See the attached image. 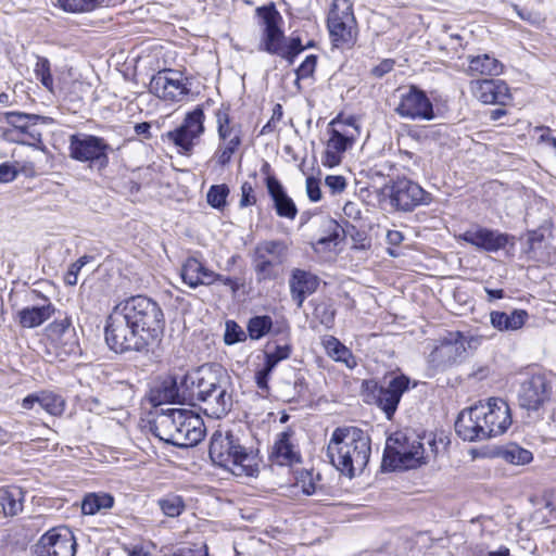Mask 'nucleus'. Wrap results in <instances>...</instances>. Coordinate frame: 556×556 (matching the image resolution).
I'll return each instance as SVG.
<instances>
[{
  "label": "nucleus",
  "mask_w": 556,
  "mask_h": 556,
  "mask_svg": "<svg viewBox=\"0 0 556 556\" xmlns=\"http://www.w3.org/2000/svg\"><path fill=\"white\" fill-rule=\"evenodd\" d=\"M217 134L219 146L215 152V157L220 166L227 165L235 152L242 142V130L240 125L232 124L229 115V106L222 105L216 112Z\"/></svg>",
  "instance_id": "12"
},
{
  "label": "nucleus",
  "mask_w": 556,
  "mask_h": 556,
  "mask_svg": "<svg viewBox=\"0 0 556 556\" xmlns=\"http://www.w3.org/2000/svg\"><path fill=\"white\" fill-rule=\"evenodd\" d=\"M35 75L38 80L46 87L48 90H52L53 88V78L50 70V62L47 58L37 56V62L35 64Z\"/></svg>",
  "instance_id": "44"
},
{
  "label": "nucleus",
  "mask_w": 556,
  "mask_h": 556,
  "mask_svg": "<svg viewBox=\"0 0 556 556\" xmlns=\"http://www.w3.org/2000/svg\"><path fill=\"white\" fill-rule=\"evenodd\" d=\"M188 404L201 402L210 393L228 387L229 377L218 365H203L186 375Z\"/></svg>",
  "instance_id": "7"
},
{
  "label": "nucleus",
  "mask_w": 556,
  "mask_h": 556,
  "mask_svg": "<svg viewBox=\"0 0 556 556\" xmlns=\"http://www.w3.org/2000/svg\"><path fill=\"white\" fill-rule=\"evenodd\" d=\"M157 505L167 517L175 518L182 514L186 508L184 498L177 494H166L157 501Z\"/></svg>",
  "instance_id": "39"
},
{
  "label": "nucleus",
  "mask_w": 556,
  "mask_h": 556,
  "mask_svg": "<svg viewBox=\"0 0 556 556\" xmlns=\"http://www.w3.org/2000/svg\"><path fill=\"white\" fill-rule=\"evenodd\" d=\"M370 453L369 435L356 427L337 428L327 446L331 465L349 478L366 468Z\"/></svg>",
  "instance_id": "3"
},
{
  "label": "nucleus",
  "mask_w": 556,
  "mask_h": 556,
  "mask_svg": "<svg viewBox=\"0 0 556 556\" xmlns=\"http://www.w3.org/2000/svg\"><path fill=\"white\" fill-rule=\"evenodd\" d=\"M35 404L39 405V395L29 394L22 401V407L24 409H33Z\"/></svg>",
  "instance_id": "63"
},
{
  "label": "nucleus",
  "mask_w": 556,
  "mask_h": 556,
  "mask_svg": "<svg viewBox=\"0 0 556 556\" xmlns=\"http://www.w3.org/2000/svg\"><path fill=\"white\" fill-rule=\"evenodd\" d=\"M189 80L179 71L165 68L152 76L149 90L155 97L168 102H180L190 92Z\"/></svg>",
  "instance_id": "13"
},
{
  "label": "nucleus",
  "mask_w": 556,
  "mask_h": 556,
  "mask_svg": "<svg viewBox=\"0 0 556 556\" xmlns=\"http://www.w3.org/2000/svg\"><path fill=\"white\" fill-rule=\"evenodd\" d=\"M151 125L147 122L138 123L135 125V132L140 136H144L146 138L151 137Z\"/></svg>",
  "instance_id": "62"
},
{
  "label": "nucleus",
  "mask_w": 556,
  "mask_h": 556,
  "mask_svg": "<svg viewBox=\"0 0 556 556\" xmlns=\"http://www.w3.org/2000/svg\"><path fill=\"white\" fill-rule=\"evenodd\" d=\"M17 176V170L10 164L0 165V182L7 184L13 181Z\"/></svg>",
  "instance_id": "56"
},
{
  "label": "nucleus",
  "mask_w": 556,
  "mask_h": 556,
  "mask_svg": "<svg viewBox=\"0 0 556 556\" xmlns=\"http://www.w3.org/2000/svg\"><path fill=\"white\" fill-rule=\"evenodd\" d=\"M214 281H220L223 285L228 286L233 293L237 292L240 287L237 279L225 277L218 274H215Z\"/></svg>",
  "instance_id": "60"
},
{
  "label": "nucleus",
  "mask_w": 556,
  "mask_h": 556,
  "mask_svg": "<svg viewBox=\"0 0 556 556\" xmlns=\"http://www.w3.org/2000/svg\"><path fill=\"white\" fill-rule=\"evenodd\" d=\"M511 425L509 405L502 399H490L464 409L455 421V431L464 441H483L507 431Z\"/></svg>",
  "instance_id": "2"
},
{
  "label": "nucleus",
  "mask_w": 556,
  "mask_h": 556,
  "mask_svg": "<svg viewBox=\"0 0 556 556\" xmlns=\"http://www.w3.org/2000/svg\"><path fill=\"white\" fill-rule=\"evenodd\" d=\"M464 337L459 331L450 333V339H445L430 354L431 362L439 368H446L462 356L465 352Z\"/></svg>",
  "instance_id": "25"
},
{
  "label": "nucleus",
  "mask_w": 556,
  "mask_h": 556,
  "mask_svg": "<svg viewBox=\"0 0 556 556\" xmlns=\"http://www.w3.org/2000/svg\"><path fill=\"white\" fill-rule=\"evenodd\" d=\"M472 96L483 104L505 106L511 101L507 84L501 79H477L471 81Z\"/></svg>",
  "instance_id": "21"
},
{
  "label": "nucleus",
  "mask_w": 556,
  "mask_h": 556,
  "mask_svg": "<svg viewBox=\"0 0 556 556\" xmlns=\"http://www.w3.org/2000/svg\"><path fill=\"white\" fill-rule=\"evenodd\" d=\"M247 339L244 330L235 321L227 320L226 329L224 334V342L227 345H232L239 342H243Z\"/></svg>",
  "instance_id": "46"
},
{
  "label": "nucleus",
  "mask_w": 556,
  "mask_h": 556,
  "mask_svg": "<svg viewBox=\"0 0 556 556\" xmlns=\"http://www.w3.org/2000/svg\"><path fill=\"white\" fill-rule=\"evenodd\" d=\"M70 156L78 162L98 164L105 167L109 164L110 144L101 137L88 134H74L70 137Z\"/></svg>",
  "instance_id": "11"
},
{
  "label": "nucleus",
  "mask_w": 556,
  "mask_h": 556,
  "mask_svg": "<svg viewBox=\"0 0 556 556\" xmlns=\"http://www.w3.org/2000/svg\"><path fill=\"white\" fill-rule=\"evenodd\" d=\"M306 193L312 202H318L321 199L320 182L317 178L313 176L306 178Z\"/></svg>",
  "instance_id": "51"
},
{
  "label": "nucleus",
  "mask_w": 556,
  "mask_h": 556,
  "mask_svg": "<svg viewBox=\"0 0 556 556\" xmlns=\"http://www.w3.org/2000/svg\"><path fill=\"white\" fill-rule=\"evenodd\" d=\"M204 121V111L198 105L186 114L177 128L166 132V138L178 148L179 153L190 155L205 131Z\"/></svg>",
  "instance_id": "10"
},
{
  "label": "nucleus",
  "mask_w": 556,
  "mask_h": 556,
  "mask_svg": "<svg viewBox=\"0 0 556 556\" xmlns=\"http://www.w3.org/2000/svg\"><path fill=\"white\" fill-rule=\"evenodd\" d=\"M293 435L294 431L291 429H287L277 435L271 457L278 465L288 466L294 463H300V453L292 443Z\"/></svg>",
  "instance_id": "28"
},
{
  "label": "nucleus",
  "mask_w": 556,
  "mask_h": 556,
  "mask_svg": "<svg viewBox=\"0 0 556 556\" xmlns=\"http://www.w3.org/2000/svg\"><path fill=\"white\" fill-rule=\"evenodd\" d=\"M273 370L274 369L268 368V366H266L264 364L263 368H261L260 370H257L255 372V382H256V386L258 389H261V390L268 389V378Z\"/></svg>",
  "instance_id": "54"
},
{
  "label": "nucleus",
  "mask_w": 556,
  "mask_h": 556,
  "mask_svg": "<svg viewBox=\"0 0 556 556\" xmlns=\"http://www.w3.org/2000/svg\"><path fill=\"white\" fill-rule=\"evenodd\" d=\"M60 7L72 13L90 12L94 10V0H59Z\"/></svg>",
  "instance_id": "47"
},
{
  "label": "nucleus",
  "mask_w": 556,
  "mask_h": 556,
  "mask_svg": "<svg viewBox=\"0 0 556 556\" xmlns=\"http://www.w3.org/2000/svg\"><path fill=\"white\" fill-rule=\"evenodd\" d=\"M288 248L281 240H265L256 244L252 262L257 281L273 280L277 277L276 267L282 264Z\"/></svg>",
  "instance_id": "9"
},
{
  "label": "nucleus",
  "mask_w": 556,
  "mask_h": 556,
  "mask_svg": "<svg viewBox=\"0 0 556 556\" xmlns=\"http://www.w3.org/2000/svg\"><path fill=\"white\" fill-rule=\"evenodd\" d=\"M424 453V445L417 440H414L408 445H401L395 448H391L388 445L384 451L383 465H389L393 469L397 467H416L422 463Z\"/></svg>",
  "instance_id": "23"
},
{
  "label": "nucleus",
  "mask_w": 556,
  "mask_h": 556,
  "mask_svg": "<svg viewBox=\"0 0 556 556\" xmlns=\"http://www.w3.org/2000/svg\"><path fill=\"white\" fill-rule=\"evenodd\" d=\"M187 392L186 375L179 382L175 377H168L152 389L151 401L154 405H161L163 403L188 404Z\"/></svg>",
  "instance_id": "24"
},
{
  "label": "nucleus",
  "mask_w": 556,
  "mask_h": 556,
  "mask_svg": "<svg viewBox=\"0 0 556 556\" xmlns=\"http://www.w3.org/2000/svg\"><path fill=\"white\" fill-rule=\"evenodd\" d=\"M39 406L47 413L58 416L64 410V400L58 394L43 392L39 395Z\"/></svg>",
  "instance_id": "41"
},
{
  "label": "nucleus",
  "mask_w": 556,
  "mask_h": 556,
  "mask_svg": "<svg viewBox=\"0 0 556 556\" xmlns=\"http://www.w3.org/2000/svg\"><path fill=\"white\" fill-rule=\"evenodd\" d=\"M199 403L204 414L213 418H222L231 409L232 396L228 392V387H225L216 393H210Z\"/></svg>",
  "instance_id": "30"
},
{
  "label": "nucleus",
  "mask_w": 556,
  "mask_h": 556,
  "mask_svg": "<svg viewBox=\"0 0 556 556\" xmlns=\"http://www.w3.org/2000/svg\"><path fill=\"white\" fill-rule=\"evenodd\" d=\"M394 64L395 62L393 60L386 59L371 70V74L377 78H381L393 70Z\"/></svg>",
  "instance_id": "55"
},
{
  "label": "nucleus",
  "mask_w": 556,
  "mask_h": 556,
  "mask_svg": "<svg viewBox=\"0 0 556 556\" xmlns=\"http://www.w3.org/2000/svg\"><path fill=\"white\" fill-rule=\"evenodd\" d=\"M165 329L161 305L146 295H131L111 311L104 327L105 342L115 353L148 352Z\"/></svg>",
  "instance_id": "1"
},
{
  "label": "nucleus",
  "mask_w": 556,
  "mask_h": 556,
  "mask_svg": "<svg viewBox=\"0 0 556 556\" xmlns=\"http://www.w3.org/2000/svg\"><path fill=\"white\" fill-rule=\"evenodd\" d=\"M403 240H404V236L399 230H389L387 232V242L390 245H393V247L400 245Z\"/></svg>",
  "instance_id": "61"
},
{
  "label": "nucleus",
  "mask_w": 556,
  "mask_h": 556,
  "mask_svg": "<svg viewBox=\"0 0 556 556\" xmlns=\"http://www.w3.org/2000/svg\"><path fill=\"white\" fill-rule=\"evenodd\" d=\"M24 492L18 486L0 489V508L5 517H13L23 510Z\"/></svg>",
  "instance_id": "35"
},
{
  "label": "nucleus",
  "mask_w": 556,
  "mask_h": 556,
  "mask_svg": "<svg viewBox=\"0 0 556 556\" xmlns=\"http://www.w3.org/2000/svg\"><path fill=\"white\" fill-rule=\"evenodd\" d=\"M151 430L160 440L181 448L197 445L205 435L202 418L191 410L180 408L159 414Z\"/></svg>",
  "instance_id": "4"
},
{
  "label": "nucleus",
  "mask_w": 556,
  "mask_h": 556,
  "mask_svg": "<svg viewBox=\"0 0 556 556\" xmlns=\"http://www.w3.org/2000/svg\"><path fill=\"white\" fill-rule=\"evenodd\" d=\"M283 112L280 104H276L273 109L271 118L262 127L261 135H267L275 130L276 124L282 118Z\"/></svg>",
  "instance_id": "50"
},
{
  "label": "nucleus",
  "mask_w": 556,
  "mask_h": 556,
  "mask_svg": "<svg viewBox=\"0 0 556 556\" xmlns=\"http://www.w3.org/2000/svg\"><path fill=\"white\" fill-rule=\"evenodd\" d=\"M343 213L346 217L357 220L362 216L361 208L354 202H346L343 206Z\"/></svg>",
  "instance_id": "58"
},
{
  "label": "nucleus",
  "mask_w": 556,
  "mask_h": 556,
  "mask_svg": "<svg viewBox=\"0 0 556 556\" xmlns=\"http://www.w3.org/2000/svg\"><path fill=\"white\" fill-rule=\"evenodd\" d=\"M46 336L59 356H70L79 351L78 338L68 317L55 320L46 328Z\"/></svg>",
  "instance_id": "20"
},
{
  "label": "nucleus",
  "mask_w": 556,
  "mask_h": 556,
  "mask_svg": "<svg viewBox=\"0 0 556 556\" xmlns=\"http://www.w3.org/2000/svg\"><path fill=\"white\" fill-rule=\"evenodd\" d=\"M229 194V188L226 185H213L207 191V203L217 210L226 205V199Z\"/></svg>",
  "instance_id": "45"
},
{
  "label": "nucleus",
  "mask_w": 556,
  "mask_h": 556,
  "mask_svg": "<svg viewBox=\"0 0 556 556\" xmlns=\"http://www.w3.org/2000/svg\"><path fill=\"white\" fill-rule=\"evenodd\" d=\"M497 456L511 465H526L533 459L532 453L516 443L507 444L496 452Z\"/></svg>",
  "instance_id": "38"
},
{
  "label": "nucleus",
  "mask_w": 556,
  "mask_h": 556,
  "mask_svg": "<svg viewBox=\"0 0 556 556\" xmlns=\"http://www.w3.org/2000/svg\"><path fill=\"white\" fill-rule=\"evenodd\" d=\"M215 273L207 269L199 260L189 257L182 265V281L191 288L200 285H211L214 282Z\"/></svg>",
  "instance_id": "29"
},
{
  "label": "nucleus",
  "mask_w": 556,
  "mask_h": 556,
  "mask_svg": "<svg viewBox=\"0 0 556 556\" xmlns=\"http://www.w3.org/2000/svg\"><path fill=\"white\" fill-rule=\"evenodd\" d=\"M273 327V319L268 315L254 316L248 323V333L252 340H260L266 336Z\"/></svg>",
  "instance_id": "40"
},
{
  "label": "nucleus",
  "mask_w": 556,
  "mask_h": 556,
  "mask_svg": "<svg viewBox=\"0 0 556 556\" xmlns=\"http://www.w3.org/2000/svg\"><path fill=\"white\" fill-rule=\"evenodd\" d=\"M54 313V306L48 299L42 305L27 306L18 312L20 325L24 328H36L48 320Z\"/></svg>",
  "instance_id": "33"
},
{
  "label": "nucleus",
  "mask_w": 556,
  "mask_h": 556,
  "mask_svg": "<svg viewBox=\"0 0 556 556\" xmlns=\"http://www.w3.org/2000/svg\"><path fill=\"white\" fill-rule=\"evenodd\" d=\"M467 60L469 63L467 73L470 76H498L503 73V64L491 54L468 55Z\"/></svg>",
  "instance_id": "32"
},
{
  "label": "nucleus",
  "mask_w": 556,
  "mask_h": 556,
  "mask_svg": "<svg viewBox=\"0 0 556 556\" xmlns=\"http://www.w3.org/2000/svg\"><path fill=\"white\" fill-rule=\"evenodd\" d=\"M292 348L290 344H276L273 350L265 352V365L268 368L275 369L276 366L285 359H288L291 355Z\"/></svg>",
  "instance_id": "42"
},
{
  "label": "nucleus",
  "mask_w": 556,
  "mask_h": 556,
  "mask_svg": "<svg viewBox=\"0 0 556 556\" xmlns=\"http://www.w3.org/2000/svg\"><path fill=\"white\" fill-rule=\"evenodd\" d=\"M36 556H75L76 540L68 528L47 531L35 548Z\"/></svg>",
  "instance_id": "17"
},
{
  "label": "nucleus",
  "mask_w": 556,
  "mask_h": 556,
  "mask_svg": "<svg viewBox=\"0 0 556 556\" xmlns=\"http://www.w3.org/2000/svg\"><path fill=\"white\" fill-rule=\"evenodd\" d=\"M172 556H208V548L205 542H185L176 546Z\"/></svg>",
  "instance_id": "43"
},
{
  "label": "nucleus",
  "mask_w": 556,
  "mask_h": 556,
  "mask_svg": "<svg viewBox=\"0 0 556 556\" xmlns=\"http://www.w3.org/2000/svg\"><path fill=\"white\" fill-rule=\"evenodd\" d=\"M327 27L334 47L354 42L356 20L350 0H333L327 17Z\"/></svg>",
  "instance_id": "8"
},
{
  "label": "nucleus",
  "mask_w": 556,
  "mask_h": 556,
  "mask_svg": "<svg viewBox=\"0 0 556 556\" xmlns=\"http://www.w3.org/2000/svg\"><path fill=\"white\" fill-rule=\"evenodd\" d=\"M326 186L331 190L333 194L341 193L346 188V181L343 176L329 175L325 179Z\"/></svg>",
  "instance_id": "53"
},
{
  "label": "nucleus",
  "mask_w": 556,
  "mask_h": 556,
  "mask_svg": "<svg viewBox=\"0 0 556 556\" xmlns=\"http://www.w3.org/2000/svg\"><path fill=\"white\" fill-rule=\"evenodd\" d=\"M431 201V194L410 179H397L391 187L390 202L399 211L410 212L419 205L430 204Z\"/></svg>",
  "instance_id": "15"
},
{
  "label": "nucleus",
  "mask_w": 556,
  "mask_h": 556,
  "mask_svg": "<svg viewBox=\"0 0 556 556\" xmlns=\"http://www.w3.org/2000/svg\"><path fill=\"white\" fill-rule=\"evenodd\" d=\"M535 131H542L539 137V142L547 143V141L552 140L551 129L547 126H538L535 127Z\"/></svg>",
  "instance_id": "64"
},
{
  "label": "nucleus",
  "mask_w": 556,
  "mask_h": 556,
  "mask_svg": "<svg viewBox=\"0 0 556 556\" xmlns=\"http://www.w3.org/2000/svg\"><path fill=\"white\" fill-rule=\"evenodd\" d=\"M39 121L43 122L45 117L21 112L7 113V122L16 130L27 135L34 143L41 142V134L35 128Z\"/></svg>",
  "instance_id": "31"
},
{
  "label": "nucleus",
  "mask_w": 556,
  "mask_h": 556,
  "mask_svg": "<svg viewBox=\"0 0 556 556\" xmlns=\"http://www.w3.org/2000/svg\"><path fill=\"white\" fill-rule=\"evenodd\" d=\"M552 384L544 374H535L527 378L518 391L520 407L528 410L539 409L551 396Z\"/></svg>",
  "instance_id": "18"
},
{
  "label": "nucleus",
  "mask_w": 556,
  "mask_h": 556,
  "mask_svg": "<svg viewBox=\"0 0 556 556\" xmlns=\"http://www.w3.org/2000/svg\"><path fill=\"white\" fill-rule=\"evenodd\" d=\"M302 488V492L306 495H313L316 492V484L313 481L312 475L306 472L299 481Z\"/></svg>",
  "instance_id": "57"
},
{
  "label": "nucleus",
  "mask_w": 556,
  "mask_h": 556,
  "mask_svg": "<svg viewBox=\"0 0 556 556\" xmlns=\"http://www.w3.org/2000/svg\"><path fill=\"white\" fill-rule=\"evenodd\" d=\"M266 188L270 195L274 207L279 217L294 219L298 214V208L293 200L287 194L281 182L271 175L266 177Z\"/></svg>",
  "instance_id": "27"
},
{
  "label": "nucleus",
  "mask_w": 556,
  "mask_h": 556,
  "mask_svg": "<svg viewBox=\"0 0 556 556\" xmlns=\"http://www.w3.org/2000/svg\"><path fill=\"white\" fill-rule=\"evenodd\" d=\"M208 454L215 465L236 476L252 475L253 457L231 432H215L211 438Z\"/></svg>",
  "instance_id": "6"
},
{
  "label": "nucleus",
  "mask_w": 556,
  "mask_h": 556,
  "mask_svg": "<svg viewBox=\"0 0 556 556\" xmlns=\"http://www.w3.org/2000/svg\"><path fill=\"white\" fill-rule=\"evenodd\" d=\"M528 317L525 309H514L510 314L495 311L490 314V321L500 331H515L526 324Z\"/></svg>",
  "instance_id": "34"
},
{
  "label": "nucleus",
  "mask_w": 556,
  "mask_h": 556,
  "mask_svg": "<svg viewBox=\"0 0 556 556\" xmlns=\"http://www.w3.org/2000/svg\"><path fill=\"white\" fill-rule=\"evenodd\" d=\"M256 14L261 18L263 25L262 39L260 50L269 54H276L287 60L289 64H293L295 58L305 50L300 37H291L288 45L283 46V31L279 24L282 16L276 9L274 3L260 7Z\"/></svg>",
  "instance_id": "5"
},
{
  "label": "nucleus",
  "mask_w": 556,
  "mask_h": 556,
  "mask_svg": "<svg viewBox=\"0 0 556 556\" xmlns=\"http://www.w3.org/2000/svg\"><path fill=\"white\" fill-rule=\"evenodd\" d=\"M114 505V497L109 493H88L84 496L81 511L84 515H96L108 510Z\"/></svg>",
  "instance_id": "36"
},
{
  "label": "nucleus",
  "mask_w": 556,
  "mask_h": 556,
  "mask_svg": "<svg viewBox=\"0 0 556 556\" xmlns=\"http://www.w3.org/2000/svg\"><path fill=\"white\" fill-rule=\"evenodd\" d=\"M323 226L329 231L328 236L318 239L319 244H328L336 241L340 237V225L332 218H326Z\"/></svg>",
  "instance_id": "49"
},
{
  "label": "nucleus",
  "mask_w": 556,
  "mask_h": 556,
  "mask_svg": "<svg viewBox=\"0 0 556 556\" xmlns=\"http://www.w3.org/2000/svg\"><path fill=\"white\" fill-rule=\"evenodd\" d=\"M394 112L402 118L410 121H431L435 117L431 100L416 86H410L400 94Z\"/></svg>",
  "instance_id": "14"
},
{
  "label": "nucleus",
  "mask_w": 556,
  "mask_h": 556,
  "mask_svg": "<svg viewBox=\"0 0 556 556\" xmlns=\"http://www.w3.org/2000/svg\"><path fill=\"white\" fill-rule=\"evenodd\" d=\"M256 198L254 195V189L252 185L248 181L241 185V199H240V207H247L255 204Z\"/></svg>",
  "instance_id": "52"
},
{
  "label": "nucleus",
  "mask_w": 556,
  "mask_h": 556,
  "mask_svg": "<svg viewBox=\"0 0 556 556\" xmlns=\"http://www.w3.org/2000/svg\"><path fill=\"white\" fill-rule=\"evenodd\" d=\"M317 65V56L315 54L307 55L305 60L295 70V85L300 88V80L312 77Z\"/></svg>",
  "instance_id": "48"
},
{
  "label": "nucleus",
  "mask_w": 556,
  "mask_h": 556,
  "mask_svg": "<svg viewBox=\"0 0 556 556\" xmlns=\"http://www.w3.org/2000/svg\"><path fill=\"white\" fill-rule=\"evenodd\" d=\"M79 271H80L79 267H77L74 263L71 264V266L68 267V269L64 276L65 283L68 286H75L77 283Z\"/></svg>",
  "instance_id": "59"
},
{
  "label": "nucleus",
  "mask_w": 556,
  "mask_h": 556,
  "mask_svg": "<svg viewBox=\"0 0 556 556\" xmlns=\"http://www.w3.org/2000/svg\"><path fill=\"white\" fill-rule=\"evenodd\" d=\"M456 238L458 241H464L478 250L489 253H495L509 243L511 245L514 244V237L480 225H472Z\"/></svg>",
  "instance_id": "16"
},
{
  "label": "nucleus",
  "mask_w": 556,
  "mask_h": 556,
  "mask_svg": "<svg viewBox=\"0 0 556 556\" xmlns=\"http://www.w3.org/2000/svg\"><path fill=\"white\" fill-rule=\"evenodd\" d=\"M319 286V278L303 269L292 270L289 279V287L292 300L299 308L302 307L307 295L313 294Z\"/></svg>",
  "instance_id": "26"
},
{
  "label": "nucleus",
  "mask_w": 556,
  "mask_h": 556,
  "mask_svg": "<svg viewBox=\"0 0 556 556\" xmlns=\"http://www.w3.org/2000/svg\"><path fill=\"white\" fill-rule=\"evenodd\" d=\"M323 344L327 354L336 362H342L349 368H353L356 365L355 358L353 357L351 351L337 338L328 336L324 339Z\"/></svg>",
  "instance_id": "37"
},
{
  "label": "nucleus",
  "mask_w": 556,
  "mask_h": 556,
  "mask_svg": "<svg viewBox=\"0 0 556 556\" xmlns=\"http://www.w3.org/2000/svg\"><path fill=\"white\" fill-rule=\"evenodd\" d=\"M338 122L333 119L330 125H337ZM340 129L331 128L330 138L327 141L326 149V164L329 166L338 165L341 161V155L352 147L354 142V135L350 134L346 127H353L355 130V121L350 118L344 123H339Z\"/></svg>",
  "instance_id": "22"
},
{
  "label": "nucleus",
  "mask_w": 556,
  "mask_h": 556,
  "mask_svg": "<svg viewBox=\"0 0 556 556\" xmlns=\"http://www.w3.org/2000/svg\"><path fill=\"white\" fill-rule=\"evenodd\" d=\"M409 378L403 374L391 377L377 389L376 404L391 420L403 394L409 389Z\"/></svg>",
  "instance_id": "19"
}]
</instances>
